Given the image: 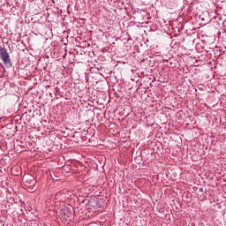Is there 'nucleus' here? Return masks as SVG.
Wrapping results in <instances>:
<instances>
[{
    "instance_id": "f03ea898",
    "label": "nucleus",
    "mask_w": 226,
    "mask_h": 226,
    "mask_svg": "<svg viewBox=\"0 0 226 226\" xmlns=\"http://www.w3.org/2000/svg\"><path fill=\"white\" fill-rule=\"evenodd\" d=\"M60 216L62 220H65V222H68V219L72 218V208L68 207H64L60 212Z\"/></svg>"
},
{
    "instance_id": "f257e3e1",
    "label": "nucleus",
    "mask_w": 226,
    "mask_h": 226,
    "mask_svg": "<svg viewBox=\"0 0 226 226\" xmlns=\"http://www.w3.org/2000/svg\"><path fill=\"white\" fill-rule=\"evenodd\" d=\"M0 59H2L4 64H11V59H10L6 48L0 47Z\"/></svg>"
}]
</instances>
